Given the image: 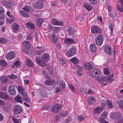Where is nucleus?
Wrapping results in <instances>:
<instances>
[{
	"instance_id": "obj_47",
	"label": "nucleus",
	"mask_w": 123,
	"mask_h": 123,
	"mask_svg": "<svg viewBox=\"0 0 123 123\" xmlns=\"http://www.w3.org/2000/svg\"><path fill=\"white\" fill-rule=\"evenodd\" d=\"M53 30L56 31H60L61 30L60 28L59 27L55 26L53 27Z\"/></svg>"
},
{
	"instance_id": "obj_52",
	"label": "nucleus",
	"mask_w": 123,
	"mask_h": 123,
	"mask_svg": "<svg viewBox=\"0 0 123 123\" xmlns=\"http://www.w3.org/2000/svg\"><path fill=\"white\" fill-rule=\"evenodd\" d=\"M53 86L54 87V88L55 90V92L56 93L59 92L61 90V88L58 87L57 86Z\"/></svg>"
},
{
	"instance_id": "obj_18",
	"label": "nucleus",
	"mask_w": 123,
	"mask_h": 123,
	"mask_svg": "<svg viewBox=\"0 0 123 123\" xmlns=\"http://www.w3.org/2000/svg\"><path fill=\"white\" fill-rule=\"evenodd\" d=\"M87 101L90 105L93 104L95 102V100L93 96H90L87 99Z\"/></svg>"
},
{
	"instance_id": "obj_24",
	"label": "nucleus",
	"mask_w": 123,
	"mask_h": 123,
	"mask_svg": "<svg viewBox=\"0 0 123 123\" xmlns=\"http://www.w3.org/2000/svg\"><path fill=\"white\" fill-rule=\"evenodd\" d=\"M26 25L28 28L31 30H33L35 28L34 24L30 22L26 23Z\"/></svg>"
},
{
	"instance_id": "obj_40",
	"label": "nucleus",
	"mask_w": 123,
	"mask_h": 123,
	"mask_svg": "<svg viewBox=\"0 0 123 123\" xmlns=\"http://www.w3.org/2000/svg\"><path fill=\"white\" fill-rule=\"evenodd\" d=\"M12 26L13 29L15 31H17L19 28V25L17 24L13 23Z\"/></svg>"
},
{
	"instance_id": "obj_50",
	"label": "nucleus",
	"mask_w": 123,
	"mask_h": 123,
	"mask_svg": "<svg viewBox=\"0 0 123 123\" xmlns=\"http://www.w3.org/2000/svg\"><path fill=\"white\" fill-rule=\"evenodd\" d=\"M69 112H67V111H65L64 112H63V113H62L61 114V116L62 117L63 116H67V115H68L69 114Z\"/></svg>"
},
{
	"instance_id": "obj_8",
	"label": "nucleus",
	"mask_w": 123,
	"mask_h": 123,
	"mask_svg": "<svg viewBox=\"0 0 123 123\" xmlns=\"http://www.w3.org/2000/svg\"><path fill=\"white\" fill-rule=\"evenodd\" d=\"M8 90L9 93L12 95H16V92L14 86L13 85L10 86L8 88Z\"/></svg>"
},
{
	"instance_id": "obj_57",
	"label": "nucleus",
	"mask_w": 123,
	"mask_h": 123,
	"mask_svg": "<svg viewBox=\"0 0 123 123\" xmlns=\"http://www.w3.org/2000/svg\"><path fill=\"white\" fill-rule=\"evenodd\" d=\"M17 77L16 75H15L13 74H12L11 75L9 76V78L10 79H15Z\"/></svg>"
},
{
	"instance_id": "obj_44",
	"label": "nucleus",
	"mask_w": 123,
	"mask_h": 123,
	"mask_svg": "<svg viewBox=\"0 0 123 123\" xmlns=\"http://www.w3.org/2000/svg\"><path fill=\"white\" fill-rule=\"evenodd\" d=\"M67 31L69 35H71L73 33V31L71 27L68 28L67 30Z\"/></svg>"
},
{
	"instance_id": "obj_22",
	"label": "nucleus",
	"mask_w": 123,
	"mask_h": 123,
	"mask_svg": "<svg viewBox=\"0 0 123 123\" xmlns=\"http://www.w3.org/2000/svg\"><path fill=\"white\" fill-rule=\"evenodd\" d=\"M6 14L10 18L9 23H12L14 20V17L12 15L11 12L9 11H8L6 12Z\"/></svg>"
},
{
	"instance_id": "obj_25",
	"label": "nucleus",
	"mask_w": 123,
	"mask_h": 123,
	"mask_svg": "<svg viewBox=\"0 0 123 123\" xmlns=\"http://www.w3.org/2000/svg\"><path fill=\"white\" fill-rule=\"evenodd\" d=\"M73 42L74 41L72 39L69 38H66L64 40V43L67 45L72 44L73 43Z\"/></svg>"
},
{
	"instance_id": "obj_42",
	"label": "nucleus",
	"mask_w": 123,
	"mask_h": 123,
	"mask_svg": "<svg viewBox=\"0 0 123 123\" xmlns=\"http://www.w3.org/2000/svg\"><path fill=\"white\" fill-rule=\"evenodd\" d=\"M22 9L27 12H29L31 10L30 7L27 5H25V7L22 8Z\"/></svg>"
},
{
	"instance_id": "obj_30",
	"label": "nucleus",
	"mask_w": 123,
	"mask_h": 123,
	"mask_svg": "<svg viewBox=\"0 0 123 123\" xmlns=\"http://www.w3.org/2000/svg\"><path fill=\"white\" fill-rule=\"evenodd\" d=\"M23 44L25 48L29 49L31 47V44L29 41H26L24 42Z\"/></svg>"
},
{
	"instance_id": "obj_55",
	"label": "nucleus",
	"mask_w": 123,
	"mask_h": 123,
	"mask_svg": "<svg viewBox=\"0 0 123 123\" xmlns=\"http://www.w3.org/2000/svg\"><path fill=\"white\" fill-rule=\"evenodd\" d=\"M99 120L100 122L102 123H108L102 118H100Z\"/></svg>"
},
{
	"instance_id": "obj_32",
	"label": "nucleus",
	"mask_w": 123,
	"mask_h": 123,
	"mask_svg": "<svg viewBox=\"0 0 123 123\" xmlns=\"http://www.w3.org/2000/svg\"><path fill=\"white\" fill-rule=\"evenodd\" d=\"M19 12L21 15L26 18H27L29 17V15L28 13L25 11L23 10H21Z\"/></svg>"
},
{
	"instance_id": "obj_53",
	"label": "nucleus",
	"mask_w": 123,
	"mask_h": 123,
	"mask_svg": "<svg viewBox=\"0 0 123 123\" xmlns=\"http://www.w3.org/2000/svg\"><path fill=\"white\" fill-rule=\"evenodd\" d=\"M109 28L111 31V34H112L113 33V24H111L110 26L109 27Z\"/></svg>"
},
{
	"instance_id": "obj_26",
	"label": "nucleus",
	"mask_w": 123,
	"mask_h": 123,
	"mask_svg": "<svg viewBox=\"0 0 123 123\" xmlns=\"http://www.w3.org/2000/svg\"><path fill=\"white\" fill-rule=\"evenodd\" d=\"M0 65L3 67H6L8 66L7 63L5 60L2 59L0 60Z\"/></svg>"
},
{
	"instance_id": "obj_28",
	"label": "nucleus",
	"mask_w": 123,
	"mask_h": 123,
	"mask_svg": "<svg viewBox=\"0 0 123 123\" xmlns=\"http://www.w3.org/2000/svg\"><path fill=\"white\" fill-rule=\"evenodd\" d=\"M86 69L87 70H91L92 68V65L90 63H86L85 65Z\"/></svg>"
},
{
	"instance_id": "obj_1",
	"label": "nucleus",
	"mask_w": 123,
	"mask_h": 123,
	"mask_svg": "<svg viewBox=\"0 0 123 123\" xmlns=\"http://www.w3.org/2000/svg\"><path fill=\"white\" fill-rule=\"evenodd\" d=\"M114 76L113 74H111L107 76H103L99 77L97 78L98 81L100 82H104L106 81L108 83H111L113 80H112L111 78Z\"/></svg>"
},
{
	"instance_id": "obj_37",
	"label": "nucleus",
	"mask_w": 123,
	"mask_h": 123,
	"mask_svg": "<svg viewBox=\"0 0 123 123\" xmlns=\"http://www.w3.org/2000/svg\"><path fill=\"white\" fill-rule=\"evenodd\" d=\"M1 81L3 83H6L8 81V79L6 77L2 76L0 78Z\"/></svg>"
},
{
	"instance_id": "obj_51",
	"label": "nucleus",
	"mask_w": 123,
	"mask_h": 123,
	"mask_svg": "<svg viewBox=\"0 0 123 123\" xmlns=\"http://www.w3.org/2000/svg\"><path fill=\"white\" fill-rule=\"evenodd\" d=\"M6 42V40L4 38H0V43H2L3 44H4Z\"/></svg>"
},
{
	"instance_id": "obj_54",
	"label": "nucleus",
	"mask_w": 123,
	"mask_h": 123,
	"mask_svg": "<svg viewBox=\"0 0 123 123\" xmlns=\"http://www.w3.org/2000/svg\"><path fill=\"white\" fill-rule=\"evenodd\" d=\"M12 119L13 121L15 123H18L19 122V120L18 119L14 117H12Z\"/></svg>"
},
{
	"instance_id": "obj_11",
	"label": "nucleus",
	"mask_w": 123,
	"mask_h": 123,
	"mask_svg": "<svg viewBox=\"0 0 123 123\" xmlns=\"http://www.w3.org/2000/svg\"><path fill=\"white\" fill-rule=\"evenodd\" d=\"M104 50L106 53L109 55L112 54L113 52L111 47L109 46H105L104 48Z\"/></svg>"
},
{
	"instance_id": "obj_16",
	"label": "nucleus",
	"mask_w": 123,
	"mask_h": 123,
	"mask_svg": "<svg viewBox=\"0 0 123 123\" xmlns=\"http://www.w3.org/2000/svg\"><path fill=\"white\" fill-rule=\"evenodd\" d=\"M0 98L4 99H8L10 97L7 94L3 92H0Z\"/></svg>"
},
{
	"instance_id": "obj_31",
	"label": "nucleus",
	"mask_w": 123,
	"mask_h": 123,
	"mask_svg": "<svg viewBox=\"0 0 123 123\" xmlns=\"http://www.w3.org/2000/svg\"><path fill=\"white\" fill-rule=\"evenodd\" d=\"M36 8L39 9L42 8L43 6V4L41 2L38 1L36 3Z\"/></svg>"
},
{
	"instance_id": "obj_10",
	"label": "nucleus",
	"mask_w": 123,
	"mask_h": 123,
	"mask_svg": "<svg viewBox=\"0 0 123 123\" xmlns=\"http://www.w3.org/2000/svg\"><path fill=\"white\" fill-rule=\"evenodd\" d=\"M15 56V54L12 51H10L6 55V58L8 60H10L13 59Z\"/></svg>"
},
{
	"instance_id": "obj_20",
	"label": "nucleus",
	"mask_w": 123,
	"mask_h": 123,
	"mask_svg": "<svg viewBox=\"0 0 123 123\" xmlns=\"http://www.w3.org/2000/svg\"><path fill=\"white\" fill-rule=\"evenodd\" d=\"M23 98L19 95H17L14 98V100L17 102L22 103L23 102Z\"/></svg>"
},
{
	"instance_id": "obj_56",
	"label": "nucleus",
	"mask_w": 123,
	"mask_h": 123,
	"mask_svg": "<svg viewBox=\"0 0 123 123\" xmlns=\"http://www.w3.org/2000/svg\"><path fill=\"white\" fill-rule=\"evenodd\" d=\"M68 86L70 90L72 91H74V89L72 85L70 83H68Z\"/></svg>"
},
{
	"instance_id": "obj_15",
	"label": "nucleus",
	"mask_w": 123,
	"mask_h": 123,
	"mask_svg": "<svg viewBox=\"0 0 123 123\" xmlns=\"http://www.w3.org/2000/svg\"><path fill=\"white\" fill-rule=\"evenodd\" d=\"M121 114L120 113L117 112H115L111 115V118L115 119L121 117Z\"/></svg>"
},
{
	"instance_id": "obj_34",
	"label": "nucleus",
	"mask_w": 123,
	"mask_h": 123,
	"mask_svg": "<svg viewBox=\"0 0 123 123\" xmlns=\"http://www.w3.org/2000/svg\"><path fill=\"white\" fill-rule=\"evenodd\" d=\"M10 107V105L9 104H7L3 106V109L5 111H9Z\"/></svg>"
},
{
	"instance_id": "obj_6",
	"label": "nucleus",
	"mask_w": 123,
	"mask_h": 123,
	"mask_svg": "<svg viewBox=\"0 0 123 123\" xmlns=\"http://www.w3.org/2000/svg\"><path fill=\"white\" fill-rule=\"evenodd\" d=\"M76 51V48L74 47H73L67 52L66 55L68 57H71L74 55Z\"/></svg>"
},
{
	"instance_id": "obj_61",
	"label": "nucleus",
	"mask_w": 123,
	"mask_h": 123,
	"mask_svg": "<svg viewBox=\"0 0 123 123\" xmlns=\"http://www.w3.org/2000/svg\"><path fill=\"white\" fill-rule=\"evenodd\" d=\"M72 118L70 117H68L67 119L65 120V122L66 123H68L71 121Z\"/></svg>"
},
{
	"instance_id": "obj_35",
	"label": "nucleus",
	"mask_w": 123,
	"mask_h": 123,
	"mask_svg": "<svg viewBox=\"0 0 123 123\" xmlns=\"http://www.w3.org/2000/svg\"><path fill=\"white\" fill-rule=\"evenodd\" d=\"M59 85L63 88H65L66 86L65 83L63 80H61L59 82Z\"/></svg>"
},
{
	"instance_id": "obj_48",
	"label": "nucleus",
	"mask_w": 123,
	"mask_h": 123,
	"mask_svg": "<svg viewBox=\"0 0 123 123\" xmlns=\"http://www.w3.org/2000/svg\"><path fill=\"white\" fill-rule=\"evenodd\" d=\"M35 33V38L36 39V41H37L38 38V32L37 31L35 30L34 31Z\"/></svg>"
},
{
	"instance_id": "obj_43",
	"label": "nucleus",
	"mask_w": 123,
	"mask_h": 123,
	"mask_svg": "<svg viewBox=\"0 0 123 123\" xmlns=\"http://www.w3.org/2000/svg\"><path fill=\"white\" fill-rule=\"evenodd\" d=\"M20 62L18 60H17L16 62L14 63V64L15 67L16 68H18L20 66Z\"/></svg>"
},
{
	"instance_id": "obj_3",
	"label": "nucleus",
	"mask_w": 123,
	"mask_h": 123,
	"mask_svg": "<svg viewBox=\"0 0 123 123\" xmlns=\"http://www.w3.org/2000/svg\"><path fill=\"white\" fill-rule=\"evenodd\" d=\"M62 108V105H61L56 104L52 106L51 111L54 113H56L60 111Z\"/></svg>"
},
{
	"instance_id": "obj_62",
	"label": "nucleus",
	"mask_w": 123,
	"mask_h": 123,
	"mask_svg": "<svg viewBox=\"0 0 123 123\" xmlns=\"http://www.w3.org/2000/svg\"><path fill=\"white\" fill-rule=\"evenodd\" d=\"M90 3L93 4H95L97 2V0H89Z\"/></svg>"
},
{
	"instance_id": "obj_9",
	"label": "nucleus",
	"mask_w": 123,
	"mask_h": 123,
	"mask_svg": "<svg viewBox=\"0 0 123 123\" xmlns=\"http://www.w3.org/2000/svg\"><path fill=\"white\" fill-rule=\"evenodd\" d=\"M19 93L24 97H26L27 95V93L25 92V89L22 86H19L18 88Z\"/></svg>"
},
{
	"instance_id": "obj_19",
	"label": "nucleus",
	"mask_w": 123,
	"mask_h": 123,
	"mask_svg": "<svg viewBox=\"0 0 123 123\" xmlns=\"http://www.w3.org/2000/svg\"><path fill=\"white\" fill-rule=\"evenodd\" d=\"M55 81L52 79H48L44 82V84L46 86L51 85H53Z\"/></svg>"
},
{
	"instance_id": "obj_29",
	"label": "nucleus",
	"mask_w": 123,
	"mask_h": 123,
	"mask_svg": "<svg viewBox=\"0 0 123 123\" xmlns=\"http://www.w3.org/2000/svg\"><path fill=\"white\" fill-rule=\"evenodd\" d=\"M43 22V20L40 18H37L36 20V24L38 26H41Z\"/></svg>"
},
{
	"instance_id": "obj_27",
	"label": "nucleus",
	"mask_w": 123,
	"mask_h": 123,
	"mask_svg": "<svg viewBox=\"0 0 123 123\" xmlns=\"http://www.w3.org/2000/svg\"><path fill=\"white\" fill-rule=\"evenodd\" d=\"M90 51L92 52H95L97 50L96 46L94 44L90 45Z\"/></svg>"
},
{
	"instance_id": "obj_14",
	"label": "nucleus",
	"mask_w": 123,
	"mask_h": 123,
	"mask_svg": "<svg viewBox=\"0 0 123 123\" xmlns=\"http://www.w3.org/2000/svg\"><path fill=\"white\" fill-rule=\"evenodd\" d=\"M58 40V37L54 34L52 33L51 34L50 40L52 43H55Z\"/></svg>"
},
{
	"instance_id": "obj_7",
	"label": "nucleus",
	"mask_w": 123,
	"mask_h": 123,
	"mask_svg": "<svg viewBox=\"0 0 123 123\" xmlns=\"http://www.w3.org/2000/svg\"><path fill=\"white\" fill-rule=\"evenodd\" d=\"M91 32L93 33H100L101 32V29L96 26H94L91 27Z\"/></svg>"
},
{
	"instance_id": "obj_39",
	"label": "nucleus",
	"mask_w": 123,
	"mask_h": 123,
	"mask_svg": "<svg viewBox=\"0 0 123 123\" xmlns=\"http://www.w3.org/2000/svg\"><path fill=\"white\" fill-rule=\"evenodd\" d=\"M107 105L108 107L109 108H112L113 107V106L111 101L109 100H107Z\"/></svg>"
},
{
	"instance_id": "obj_17",
	"label": "nucleus",
	"mask_w": 123,
	"mask_h": 123,
	"mask_svg": "<svg viewBox=\"0 0 123 123\" xmlns=\"http://www.w3.org/2000/svg\"><path fill=\"white\" fill-rule=\"evenodd\" d=\"M103 109L102 107H98L95 109L93 110V113L95 114H99L102 112Z\"/></svg>"
},
{
	"instance_id": "obj_2",
	"label": "nucleus",
	"mask_w": 123,
	"mask_h": 123,
	"mask_svg": "<svg viewBox=\"0 0 123 123\" xmlns=\"http://www.w3.org/2000/svg\"><path fill=\"white\" fill-rule=\"evenodd\" d=\"M100 70L96 68H92L90 71V74L93 77L98 78L99 77Z\"/></svg>"
},
{
	"instance_id": "obj_46",
	"label": "nucleus",
	"mask_w": 123,
	"mask_h": 123,
	"mask_svg": "<svg viewBox=\"0 0 123 123\" xmlns=\"http://www.w3.org/2000/svg\"><path fill=\"white\" fill-rule=\"evenodd\" d=\"M123 101L121 100L120 102H118V104L119 105V107L123 109Z\"/></svg>"
},
{
	"instance_id": "obj_64",
	"label": "nucleus",
	"mask_w": 123,
	"mask_h": 123,
	"mask_svg": "<svg viewBox=\"0 0 123 123\" xmlns=\"http://www.w3.org/2000/svg\"><path fill=\"white\" fill-rule=\"evenodd\" d=\"M123 7L122 6H118V7L117 9L118 10L121 12H123Z\"/></svg>"
},
{
	"instance_id": "obj_36",
	"label": "nucleus",
	"mask_w": 123,
	"mask_h": 123,
	"mask_svg": "<svg viewBox=\"0 0 123 123\" xmlns=\"http://www.w3.org/2000/svg\"><path fill=\"white\" fill-rule=\"evenodd\" d=\"M36 63L38 64H39L41 66L43 65V63L42 60H40V58L38 56H37L36 58Z\"/></svg>"
},
{
	"instance_id": "obj_49",
	"label": "nucleus",
	"mask_w": 123,
	"mask_h": 123,
	"mask_svg": "<svg viewBox=\"0 0 123 123\" xmlns=\"http://www.w3.org/2000/svg\"><path fill=\"white\" fill-rule=\"evenodd\" d=\"M85 117H83L82 116H79L78 117V119L80 122H82L83 120L85 119Z\"/></svg>"
},
{
	"instance_id": "obj_59",
	"label": "nucleus",
	"mask_w": 123,
	"mask_h": 123,
	"mask_svg": "<svg viewBox=\"0 0 123 123\" xmlns=\"http://www.w3.org/2000/svg\"><path fill=\"white\" fill-rule=\"evenodd\" d=\"M110 16L112 18H114L116 16V14L114 11H112L110 14Z\"/></svg>"
},
{
	"instance_id": "obj_4",
	"label": "nucleus",
	"mask_w": 123,
	"mask_h": 123,
	"mask_svg": "<svg viewBox=\"0 0 123 123\" xmlns=\"http://www.w3.org/2000/svg\"><path fill=\"white\" fill-rule=\"evenodd\" d=\"M103 40V37L101 35H98L95 38L96 43L98 46H100L102 44Z\"/></svg>"
},
{
	"instance_id": "obj_13",
	"label": "nucleus",
	"mask_w": 123,
	"mask_h": 123,
	"mask_svg": "<svg viewBox=\"0 0 123 123\" xmlns=\"http://www.w3.org/2000/svg\"><path fill=\"white\" fill-rule=\"evenodd\" d=\"M51 23L54 25L62 26L63 25V23L62 21H59L55 18L51 19Z\"/></svg>"
},
{
	"instance_id": "obj_21",
	"label": "nucleus",
	"mask_w": 123,
	"mask_h": 123,
	"mask_svg": "<svg viewBox=\"0 0 123 123\" xmlns=\"http://www.w3.org/2000/svg\"><path fill=\"white\" fill-rule=\"evenodd\" d=\"M83 6L88 11H90L92 8V5L87 3L84 4Z\"/></svg>"
},
{
	"instance_id": "obj_45",
	"label": "nucleus",
	"mask_w": 123,
	"mask_h": 123,
	"mask_svg": "<svg viewBox=\"0 0 123 123\" xmlns=\"http://www.w3.org/2000/svg\"><path fill=\"white\" fill-rule=\"evenodd\" d=\"M40 92L43 97H45L46 96L47 93L45 90H43L42 91H40Z\"/></svg>"
},
{
	"instance_id": "obj_5",
	"label": "nucleus",
	"mask_w": 123,
	"mask_h": 123,
	"mask_svg": "<svg viewBox=\"0 0 123 123\" xmlns=\"http://www.w3.org/2000/svg\"><path fill=\"white\" fill-rule=\"evenodd\" d=\"M22 107L19 105H16L13 107V111L14 114H17L21 112L22 111Z\"/></svg>"
},
{
	"instance_id": "obj_33",
	"label": "nucleus",
	"mask_w": 123,
	"mask_h": 123,
	"mask_svg": "<svg viewBox=\"0 0 123 123\" xmlns=\"http://www.w3.org/2000/svg\"><path fill=\"white\" fill-rule=\"evenodd\" d=\"M26 63L27 66L30 67H32L33 66V62L30 59H26Z\"/></svg>"
},
{
	"instance_id": "obj_63",
	"label": "nucleus",
	"mask_w": 123,
	"mask_h": 123,
	"mask_svg": "<svg viewBox=\"0 0 123 123\" xmlns=\"http://www.w3.org/2000/svg\"><path fill=\"white\" fill-rule=\"evenodd\" d=\"M56 46L57 49H60L62 47L61 43H57L56 45Z\"/></svg>"
},
{
	"instance_id": "obj_12",
	"label": "nucleus",
	"mask_w": 123,
	"mask_h": 123,
	"mask_svg": "<svg viewBox=\"0 0 123 123\" xmlns=\"http://www.w3.org/2000/svg\"><path fill=\"white\" fill-rule=\"evenodd\" d=\"M49 56L47 54H44L41 56V60L43 63L47 62L49 59Z\"/></svg>"
},
{
	"instance_id": "obj_23",
	"label": "nucleus",
	"mask_w": 123,
	"mask_h": 123,
	"mask_svg": "<svg viewBox=\"0 0 123 123\" xmlns=\"http://www.w3.org/2000/svg\"><path fill=\"white\" fill-rule=\"evenodd\" d=\"M37 47L38 48H39V49L37 50L36 51V52H35V53L36 55H40L42 53L44 52L43 50L42 49L41 47H39L37 46Z\"/></svg>"
},
{
	"instance_id": "obj_41",
	"label": "nucleus",
	"mask_w": 123,
	"mask_h": 123,
	"mask_svg": "<svg viewBox=\"0 0 123 123\" xmlns=\"http://www.w3.org/2000/svg\"><path fill=\"white\" fill-rule=\"evenodd\" d=\"M42 74L47 79H49L50 78V77L48 76V74L46 73V72L44 70H43L42 71Z\"/></svg>"
},
{
	"instance_id": "obj_60",
	"label": "nucleus",
	"mask_w": 123,
	"mask_h": 123,
	"mask_svg": "<svg viewBox=\"0 0 123 123\" xmlns=\"http://www.w3.org/2000/svg\"><path fill=\"white\" fill-rule=\"evenodd\" d=\"M4 12L0 13V19H4L5 18Z\"/></svg>"
},
{
	"instance_id": "obj_58",
	"label": "nucleus",
	"mask_w": 123,
	"mask_h": 123,
	"mask_svg": "<svg viewBox=\"0 0 123 123\" xmlns=\"http://www.w3.org/2000/svg\"><path fill=\"white\" fill-rule=\"evenodd\" d=\"M110 73L109 70L106 68H105L104 69V73L106 74H108Z\"/></svg>"
},
{
	"instance_id": "obj_38",
	"label": "nucleus",
	"mask_w": 123,
	"mask_h": 123,
	"mask_svg": "<svg viewBox=\"0 0 123 123\" xmlns=\"http://www.w3.org/2000/svg\"><path fill=\"white\" fill-rule=\"evenodd\" d=\"M70 61L73 63L75 64H77L79 62L78 59L76 57H74L72 58L70 60Z\"/></svg>"
}]
</instances>
